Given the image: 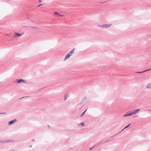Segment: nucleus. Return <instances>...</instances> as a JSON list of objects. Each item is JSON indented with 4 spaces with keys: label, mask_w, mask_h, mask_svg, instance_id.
<instances>
[{
    "label": "nucleus",
    "mask_w": 151,
    "mask_h": 151,
    "mask_svg": "<svg viewBox=\"0 0 151 151\" xmlns=\"http://www.w3.org/2000/svg\"><path fill=\"white\" fill-rule=\"evenodd\" d=\"M140 111V109H135L133 110H132L128 111L127 113H129V112L130 113L131 116H132L136 114H137L139 112V111Z\"/></svg>",
    "instance_id": "obj_1"
},
{
    "label": "nucleus",
    "mask_w": 151,
    "mask_h": 151,
    "mask_svg": "<svg viewBox=\"0 0 151 151\" xmlns=\"http://www.w3.org/2000/svg\"><path fill=\"white\" fill-rule=\"evenodd\" d=\"M75 48L73 49L71 51H70L66 56L64 59V60H65L68 58L70 57L74 53L75 51Z\"/></svg>",
    "instance_id": "obj_2"
},
{
    "label": "nucleus",
    "mask_w": 151,
    "mask_h": 151,
    "mask_svg": "<svg viewBox=\"0 0 151 151\" xmlns=\"http://www.w3.org/2000/svg\"><path fill=\"white\" fill-rule=\"evenodd\" d=\"M111 25L110 24H103L102 25H99L98 27H101L102 29H106L109 27Z\"/></svg>",
    "instance_id": "obj_3"
},
{
    "label": "nucleus",
    "mask_w": 151,
    "mask_h": 151,
    "mask_svg": "<svg viewBox=\"0 0 151 151\" xmlns=\"http://www.w3.org/2000/svg\"><path fill=\"white\" fill-rule=\"evenodd\" d=\"M26 82V81L22 79H17L15 81V82H16L18 83H20L22 82L23 83H25Z\"/></svg>",
    "instance_id": "obj_4"
},
{
    "label": "nucleus",
    "mask_w": 151,
    "mask_h": 151,
    "mask_svg": "<svg viewBox=\"0 0 151 151\" xmlns=\"http://www.w3.org/2000/svg\"><path fill=\"white\" fill-rule=\"evenodd\" d=\"M14 141L12 140H0V143H4V142H14Z\"/></svg>",
    "instance_id": "obj_5"
},
{
    "label": "nucleus",
    "mask_w": 151,
    "mask_h": 151,
    "mask_svg": "<svg viewBox=\"0 0 151 151\" xmlns=\"http://www.w3.org/2000/svg\"><path fill=\"white\" fill-rule=\"evenodd\" d=\"M17 121V120L16 119H14V120H11L10 122H8V124L9 125H12L14 123Z\"/></svg>",
    "instance_id": "obj_6"
},
{
    "label": "nucleus",
    "mask_w": 151,
    "mask_h": 151,
    "mask_svg": "<svg viewBox=\"0 0 151 151\" xmlns=\"http://www.w3.org/2000/svg\"><path fill=\"white\" fill-rule=\"evenodd\" d=\"M22 34H20L18 32H15L14 33V37H18L21 36Z\"/></svg>",
    "instance_id": "obj_7"
},
{
    "label": "nucleus",
    "mask_w": 151,
    "mask_h": 151,
    "mask_svg": "<svg viewBox=\"0 0 151 151\" xmlns=\"http://www.w3.org/2000/svg\"><path fill=\"white\" fill-rule=\"evenodd\" d=\"M146 88L150 89L151 88V83H149L147 86Z\"/></svg>",
    "instance_id": "obj_8"
},
{
    "label": "nucleus",
    "mask_w": 151,
    "mask_h": 151,
    "mask_svg": "<svg viewBox=\"0 0 151 151\" xmlns=\"http://www.w3.org/2000/svg\"><path fill=\"white\" fill-rule=\"evenodd\" d=\"M151 70V68L150 69L146 70H144V71H142V72H137V73H142L144 72H146V71H149V70Z\"/></svg>",
    "instance_id": "obj_9"
},
{
    "label": "nucleus",
    "mask_w": 151,
    "mask_h": 151,
    "mask_svg": "<svg viewBox=\"0 0 151 151\" xmlns=\"http://www.w3.org/2000/svg\"><path fill=\"white\" fill-rule=\"evenodd\" d=\"M129 113L128 114H126L125 115H124L123 116L124 117H125V116H131V114H130V112H129Z\"/></svg>",
    "instance_id": "obj_10"
},
{
    "label": "nucleus",
    "mask_w": 151,
    "mask_h": 151,
    "mask_svg": "<svg viewBox=\"0 0 151 151\" xmlns=\"http://www.w3.org/2000/svg\"><path fill=\"white\" fill-rule=\"evenodd\" d=\"M131 124H129L127 126L125 127L122 131L121 132H122V131L124 129H125V128H126L127 127H128Z\"/></svg>",
    "instance_id": "obj_11"
},
{
    "label": "nucleus",
    "mask_w": 151,
    "mask_h": 151,
    "mask_svg": "<svg viewBox=\"0 0 151 151\" xmlns=\"http://www.w3.org/2000/svg\"><path fill=\"white\" fill-rule=\"evenodd\" d=\"M86 111V110L81 115V117H82L84 114L85 112Z\"/></svg>",
    "instance_id": "obj_12"
},
{
    "label": "nucleus",
    "mask_w": 151,
    "mask_h": 151,
    "mask_svg": "<svg viewBox=\"0 0 151 151\" xmlns=\"http://www.w3.org/2000/svg\"><path fill=\"white\" fill-rule=\"evenodd\" d=\"M68 97V96L65 95L64 96L65 100H66V99H67Z\"/></svg>",
    "instance_id": "obj_13"
},
{
    "label": "nucleus",
    "mask_w": 151,
    "mask_h": 151,
    "mask_svg": "<svg viewBox=\"0 0 151 151\" xmlns=\"http://www.w3.org/2000/svg\"><path fill=\"white\" fill-rule=\"evenodd\" d=\"M30 27L34 28L35 29H38V28L37 27Z\"/></svg>",
    "instance_id": "obj_14"
},
{
    "label": "nucleus",
    "mask_w": 151,
    "mask_h": 151,
    "mask_svg": "<svg viewBox=\"0 0 151 151\" xmlns=\"http://www.w3.org/2000/svg\"><path fill=\"white\" fill-rule=\"evenodd\" d=\"M54 14H58V15H60V14H59L58 12H54Z\"/></svg>",
    "instance_id": "obj_15"
},
{
    "label": "nucleus",
    "mask_w": 151,
    "mask_h": 151,
    "mask_svg": "<svg viewBox=\"0 0 151 151\" xmlns=\"http://www.w3.org/2000/svg\"><path fill=\"white\" fill-rule=\"evenodd\" d=\"M80 124H81L82 126L84 125V122H82Z\"/></svg>",
    "instance_id": "obj_16"
},
{
    "label": "nucleus",
    "mask_w": 151,
    "mask_h": 151,
    "mask_svg": "<svg viewBox=\"0 0 151 151\" xmlns=\"http://www.w3.org/2000/svg\"><path fill=\"white\" fill-rule=\"evenodd\" d=\"M94 147V146L93 147H91V148H90L89 150H91Z\"/></svg>",
    "instance_id": "obj_17"
},
{
    "label": "nucleus",
    "mask_w": 151,
    "mask_h": 151,
    "mask_svg": "<svg viewBox=\"0 0 151 151\" xmlns=\"http://www.w3.org/2000/svg\"><path fill=\"white\" fill-rule=\"evenodd\" d=\"M5 114V113H0V114Z\"/></svg>",
    "instance_id": "obj_18"
},
{
    "label": "nucleus",
    "mask_w": 151,
    "mask_h": 151,
    "mask_svg": "<svg viewBox=\"0 0 151 151\" xmlns=\"http://www.w3.org/2000/svg\"><path fill=\"white\" fill-rule=\"evenodd\" d=\"M42 4H40V5H39L37 7H39V6H40L42 5Z\"/></svg>",
    "instance_id": "obj_19"
},
{
    "label": "nucleus",
    "mask_w": 151,
    "mask_h": 151,
    "mask_svg": "<svg viewBox=\"0 0 151 151\" xmlns=\"http://www.w3.org/2000/svg\"><path fill=\"white\" fill-rule=\"evenodd\" d=\"M39 2H42V1L41 0H39Z\"/></svg>",
    "instance_id": "obj_20"
},
{
    "label": "nucleus",
    "mask_w": 151,
    "mask_h": 151,
    "mask_svg": "<svg viewBox=\"0 0 151 151\" xmlns=\"http://www.w3.org/2000/svg\"><path fill=\"white\" fill-rule=\"evenodd\" d=\"M59 15V16H63V15H61V14H60V15Z\"/></svg>",
    "instance_id": "obj_21"
},
{
    "label": "nucleus",
    "mask_w": 151,
    "mask_h": 151,
    "mask_svg": "<svg viewBox=\"0 0 151 151\" xmlns=\"http://www.w3.org/2000/svg\"><path fill=\"white\" fill-rule=\"evenodd\" d=\"M109 141V140H107L106 141H105V142H108Z\"/></svg>",
    "instance_id": "obj_22"
},
{
    "label": "nucleus",
    "mask_w": 151,
    "mask_h": 151,
    "mask_svg": "<svg viewBox=\"0 0 151 151\" xmlns=\"http://www.w3.org/2000/svg\"><path fill=\"white\" fill-rule=\"evenodd\" d=\"M32 141H34V139H32Z\"/></svg>",
    "instance_id": "obj_23"
},
{
    "label": "nucleus",
    "mask_w": 151,
    "mask_h": 151,
    "mask_svg": "<svg viewBox=\"0 0 151 151\" xmlns=\"http://www.w3.org/2000/svg\"><path fill=\"white\" fill-rule=\"evenodd\" d=\"M32 147V145H30V147Z\"/></svg>",
    "instance_id": "obj_24"
},
{
    "label": "nucleus",
    "mask_w": 151,
    "mask_h": 151,
    "mask_svg": "<svg viewBox=\"0 0 151 151\" xmlns=\"http://www.w3.org/2000/svg\"><path fill=\"white\" fill-rule=\"evenodd\" d=\"M150 110L151 111V109Z\"/></svg>",
    "instance_id": "obj_25"
}]
</instances>
